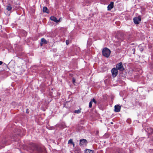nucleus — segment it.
<instances>
[{"label": "nucleus", "mask_w": 153, "mask_h": 153, "mask_svg": "<svg viewBox=\"0 0 153 153\" xmlns=\"http://www.w3.org/2000/svg\"><path fill=\"white\" fill-rule=\"evenodd\" d=\"M75 81H76V80H75V79L74 78V77H73L72 78V81L73 83L74 84V83L75 82Z\"/></svg>", "instance_id": "6ab92c4d"}, {"label": "nucleus", "mask_w": 153, "mask_h": 153, "mask_svg": "<svg viewBox=\"0 0 153 153\" xmlns=\"http://www.w3.org/2000/svg\"><path fill=\"white\" fill-rule=\"evenodd\" d=\"M116 68L120 71H123L124 70V68L123 66L122 63L120 62L116 65Z\"/></svg>", "instance_id": "f03ea898"}, {"label": "nucleus", "mask_w": 153, "mask_h": 153, "mask_svg": "<svg viewBox=\"0 0 153 153\" xmlns=\"http://www.w3.org/2000/svg\"><path fill=\"white\" fill-rule=\"evenodd\" d=\"M48 9L46 7H44L43 8V12L44 13H49L48 12Z\"/></svg>", "instance_id": "9b49d317"}, {"label": "nucleus", "mask_w": 153, "mask_h": 153, "mask_svg": "<svg viewBox=\"0 0 153 153\" xmlns=\"http://www.w3.org/2000/svg\"><path fill=\"white\" fill-rule=\"evenodd\" d=\"M81 109L77 110H75L74 111V112L77 114H79L81 112Z\"/></svg>", "instance_id": "2eb2a0df"}, {"label": "nucleus", "mask_w": 153, "mask_h": 153, "mask_svg": "<svg viewBox=\"0 0 153 153\" xmlns=\"http://www.w3.org/2000/svg\"><path fill=\"white\" fill-rule=\"evenodd\" d=\"M133 21L134 23L136 25L139 24V22L141 21V18L140 16H139L137 17H135L134 18Z\"/></svg>", "instance_id": "7ed1b4c3"}, {"label": "nucleus", "mask_w": 153, "mask_h": 153, "mask_svg": "<svg viewBox=\"0 0 153 153\" xmlns=\"http://www.w3.org/2000/svg\"><path fill=\"white\" fill-rule=\"evenodd\" d=\"M66 43L67 45L69 44V41L68 40H66Z\"/></svg>", "instance_id": "4be33fe9"}, {"label": "nucleus", "mask_w": 153, "mask_h": 153, "mask_svg": "<svg viewBox=\"0 0 153 153\" xmlns=\"http://www.w3.org/2000/svg\"><path fill=\"white\" fill-rule=\"evenodd\" d=\"M92 101H91L89 104V107L90 108H91L92 107Z\"/></svg>", "instance_id": "dca6fc26"}, {"label": "nucleus", "mask_w": 153, "mask_h": 153, "mask_svg": "<svg viewBox=\"0 0 153 153\" xmlns=\"http://www.w3.org/2000/svg\"><path fill=\"white\" fill-rule=\"evenodd\" d=\"M111 73L114 77H116L118 73V71L116 68H113L111 70Z\"/></svg>", "instance_id": "20e7f679"}, {"label": "nucleus", "mask_w": 153, "mask_h": 153, "mask_svg": "<svg viewBox=\"0 0 153 153\" xmlns=\"http://www.w3.org/2000/svg\"><path fill=\"white\" fill-rule=\"evenodd\" d=\"M114 7V2H111L110 4L108 6V10H111Z\"/></svg>", "instance_id": "1a4fd4ad"}, {"label": "nucleus", "mask_w": 153, "mask_h": 153, "mask_svg": "<svg viewBox=\"0 0 153 153\" xmlns=\"http://www.w3.org/2000/svg\"><path fill=\"white\" fill-rule=\"evenodd\" d=\"M41 41L43 44H47L48 43V42L44 38L41 39Z\"/></svg>", "instance_id": "f8f14e48"}, {"label": "nucleus", "mask_w": 153, "mask_h": 153, "mask_svg": "<svg viewBox=\"0 0 153 153\" xmlns=\"http://www.w3.org/2000/svg\"><path fill=\"white\" fill-rule=\"evenodd\" d=\"M111 124H113V122H111Z\"/></svg>", "instance_id": "cd10ccee"}, {"label": "nucleus", "mask_w": 153, "mask_h": 153, "mask_svg": "<svg viewBox=\"0 0 153 153\" xmlns=\"http://www.w3.org/2000/svg\"><path fill=\"white\" fill-rule=\"evenodd\" d=\"M120 106L119 105H115L114 106V111L116 112H118L120 111Z\"/></svg>", "instance_id": "0eeeda50"}, {"label": "nucleus", "mask_w": 153, "mask_h": 153, "mask_svg": "<svg viewBox=\"0 0 153 153\" xmlns=\"http://www.w3.org/2000/svg\"><path fill=\"white\" fill-rule=\"evenodd\" d=\"M109 136V134H105L104 135V137H108Z\"/></svg>", "instance_id": "a211bd4d"}, {"label": "nucleus", "mask_w": 153, "mask_h": 153, "mask_svg": "<svg viewBox=\"0 0 153 153\" xmlns=\"http://www.w3.org/2000/svg\"><path fill=\"white\" fill-rule=\"evenodd\" d=\"M87 141L86 139H82L80 140L79 143H86Z\"/></svg>", "instance_id": "9d476101"}, {"label": "nucleus", "mask_w": 153, "mask_h": 153, "mask_svg": "<svg viewBox=\"0 0 153 153\" xmlns=\"http://www.w3.org/2000/svg\"><path fill=\"white\" fill-rule=\"evenodd\" d=\"M12 9V7L9 4L7 6V10L8 11H10Z\"/></svg>", "instance_id": "4468645a"}, {"label": "nucleus", "mask_w": 153, "mask_h": 153, "mask_svg": "<svg viewBox=\"0 0 153 153\" xmlns=\"http://www.w3.org/2000/svg\"><path fill=\"white\" fill-rule=\"evenodd\" d=\"M50 19L51 21H53L56 23H58L60 21V19L57 20L56 18L54 16H51L50 18Z\"/></svg>", "instance_id": "6e6552de"}, {"label": "nucleus", "mask_w": 153, "mask_h": 153, "mask_svg": "<svg viewBox=\"0 0 153 153\" xmlns=\"http://www.w3.org/2000/svg\"><path fill=\"white\" fill-rule=\"evenodd\" d=\"M72 144L73 145V147H74V145H75V144Z\"/></svg>", "instance_id": "bb28decb"}, {"label": "nucleus", "mask_w": 153, "mask_h": 153, "mask_svg": "<svg viewBox=\"0 0 153 153\" xmlns=\"http://www.w3.org/2000/svg\"><path fill=\"white\" fill-rule=\"evenodd\" d=\"M68 143H74L73 142L72 139H71L68 141Z\"/></svg>", "instance_id": "f3484780"}, {"label": "nucleus", "mask_w": 153, "mask_h": 153, "mask_svg": "<svg viewBox=\"0 0 153 153\" xmlns=\"http://www.w3.org/2000/svg\"><path fill=\"white\" fill-rule=\"evenodd\" d=\"M43 44V43L42 42H41V43H40V45H41V46H42Z\"/></svg>", "instance_id": "393cba45"}, {"label": "nucleus", "mask_w": 153, "mask_h": 153, "mask_svg": "<svg viewBox=\"0 0 153 153\" xmlns=\"http://www.w3.org/2000/svg\"><path fill=\"white\" fill-rule=\"evenodd\" d=\"M26 112L27 113H28L29 112V111H28V109H26Z\"/></svg>", "instance_id": "5701e85b"}, {"label": "nucleus", "mask_w": 153, "mask_h": 153, "mask_svg": "<svg viewBox=\"0 0 153 153\" xmlns=\"http://www.w3.org/2000/svg\"><path fill=\"white\" fill-rule=\"evenodd\" d=\"M146 131L148 133L149 135H150L153 133V130L151 128L149 127L146 128Z\"/></svg>", "instance_id": "423d86ee"}, {"label": "nucleus", "mask_w": 153, "mask_h": 153, "mask_svg": "<svg viewBox=\"0 0 153 153\" xmlns=\"http://www.w3.org/2000/svg\"><path fill=\"white\" fill-rule=\"evenodd\" d=\"M3 144H0V149H2L4 147V146H2Z\"/></svg>", "instance_id": "412c9836"}, {"label": "nucleus", "mask_w": 153, "mask_h": 153, "mask_svg": "<svg viewBox=\"0 0 153 153\" xmlns=\"http://www.w3.org/2000/svg\"><path fill=\"white\" fill-rule=\"evenodd\" d=\"M19 131H20V130H19L18 129V131H19Z\"/></svg>", "instance_id": "c756f323"}, {"label": "nucleus", "mask_w": 153, "mask_h": 153, "mask_svg": "<svg viewBox=\"0 0 153 153\" xmlns=\"http://www.w3.org/2000/svg\"><path fill=\"white\" fill-rule=\"evenodd\" d=\"M85 153H93V151L90 149H86L85 151Z\"/></svg>", "instance_id": "ddd939ff"}, {"label": "nucleus", "mask_w": 153, "mask_h": 153, "mask_svg": "<svg viewBox=\"0 0 153 153\" xmlns=\"http://www.w3.org/2000/svg\"><path fill=\"white\" fill-rule=\"evenodd\" d=\"M135 50V49H134V52H133V53H134Z\"/></svg>", "instance_id": "a878e982"}, {"label": "nucleus", "mask_w": 153, "mask_h": 153, "mask_svg": "<svg viewBox=\"0 0 153 153\" xmlns=\"http://www.w3.org/2000/svg\"><path fill=\"white\" fill-rule=\"evenodd\" d=\"M103 56L106 57H108L111 53V51L106 48H104L102 51Z\"/></svg>", "instance_id": "f257e3e1"}, {"label": "nucleus", "mask_w": 153, "mask_h": 153, "mask_svg": "<svg viewBox=\"0 0 153 153\" xmlns=\"http://www.w3.org/2000/svg\"><path fill=\"white\" fill-rule=\"evenodd\" d=\"M17 135L16 134H14L13 135L12 137H11V140L14 141L15 142H16L17 140V137H18V136H19L20 135V133H17Z\"/></svg>", "instance_id": "39448f33"}, {"label": "nucleus", "mask_w": 153, "mask_h": 153, "mask_svg": "<svg viewBox=\"0 0 153 153\" xmlns=\"http://www.w3.org/2000/svg\"><path fill=\"white\" fill-rule=\"evenodd\" d=\"M13 141L11 142V143H13Z\"/></svg>", "instance_id": "7c9ffc66"}, {"label": "nucleus", "mask_w": 153, "mask_h": 153, "mask_svg": "<svg viewBox=\"0 0 153 153\" xmlns=\"http://www.w3.org/2000/svg\"><path fill=\"white\" fill-rule=\"evenodd\" d=\"M97 134L98 133V131H97L96 132Z\"/></svg>", "instance_id": "c85d7f7f"}, {"label": "nucleus", "mask_w": 153, "mask_h": 153, "mask_svg": "<svg viewBox=\"0 0 153 153\" xmlns=\"http://www.w3.org/2000/svg\"><path fill=\"white\" fill-rule=\"evenodd\" d=\"M3 63V62L1 61H0V65H2Z\"/></svg>", "instance_id": "b1692460"}, {"label": "nucleus", "mask_w": 153, "mask_h": 153, "mask_svg": "<svg viewBox=\"0 0 153 153\" xmlns=\"http://www.w3.org/2000/svg\"><path fill=\"white\" fill-rule=\"evenodd\" d=\"M91 101H92V102H94L95 104H96V103H97V102L96 101V100H95V99H94V98H93L92 100H91Z\"/></svg>", "instance_id": "aec40b11"}]
</instances>
